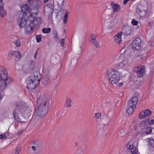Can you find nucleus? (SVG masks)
Listing matches in <instances>:
<instances>
[{"label": "nucleus", "instance_id": "1", "mask_svg": "<svg viewBox=\"0 0 154 154\" xmlns=\"http://www.w3.org/2000/svg\"><path fill=\"white\" fill-rule=\"evenodd\" d=\"M49 103V99L48 98H38L37 104L35 107V114L40 117L44 116L48 112Z\"/></svg>", "mask_w": 154, "mask_h": 154}, {"label": "nucleus", "instance_id": "2", "mask_svg": "<svg viewBox=\"0 0 154 154\" xmlns=\"http://www.w3.org/2000/svg\"><path fill=\"white\" fill-rule=\"evenodd\" d=\"M42 76L39 72H34L26 80V87L29 90L34 89L39 84Z\"/></svg>", "mask_w": 154, "mask_h": 154}, {"label": "nucleus", "instance_id": "3", "mask_svg": "<svg viewBox=\"0 0 154 154\" xmlns=\"http://www.w3.org/2000/svg\"><path fill=\"white\" fill-rule=\"evenodd\" d=\"M120 76L119 72L114 69H107L105 72V77L112 85L116 84L119 82L120 79Z\"/></svg>", "mask_w": 154, "mask_h": 154}, {"label": "nucleus", "instance_id": "4", "mask_svg": "<svg viewBox=\"0 0 154 154\" xmlns=\"http://www.w3.org/2000/svg\"><path fill=\"white\" fill-rule=\"evenodd\" d=\"M15 107L17 110L22 113H30L32 111L31 107L29 106L28 104L25 102L19 100L15 103Z\"/></svg>", "mask_w": 154, "mask_h": 154}, {"label": "nucleus", "instance_id": "5", "mask_svg": "<svg viewBox=\"0 0 154 154\" xmlns=\"http://www.w3.org/2000/svg\"><path fill=\"white\" fill-rule=\"evenodd\" d=\"M148 12V8L140 4L137 8L136 12L140 16H144Z\"/></svg>", "mask_w": 154, "mask_h": 154}, {"label": "nucleus", "instance_id": "6", "mask_svg": "<svg viewBox=\"0 0 154 154\" xmlns=\"http://www.w3.org/2000/svg\"><path fill=\"white\" fill-rule=\"evenodd\" d=\"M42 2L40 0H35L33 4V7L31 9V12L33 11L35 15H37L39 12V9L42 5Z\"/></svg>", "mask_w": 154, "mask_h": 154}, {"label": "nucleus", "instance_id": "7", "mask_svg": "<svg viewBox=\"0 0 154 154\" xmlns=\"http://www.w3.org/2000/svg\"><path fill=\"white\" fill-rule=\"evenodd\" d=\"M134 72H136L137 75L140 78H141L145 73V67L143 66H139L134 68Z\"/></svg>", "mask_w": 154, "mask_h": 154}, {"label": "nucleus", "instance_id": "8", "mask_svg": "<svg viewBox=\"0 0 154 154\" xmlns=\"http://www.w3.org/2000/svg\"><path fill=\"white\" fill-rule=\"evenodd\" d=\"M28 17L26 14H23L22 17L17 19L18 25L20 28L24 27L28 23Z\"/></svg>", "mask_w": 154, "mask_h": 154}, {"label": "nucleus", "instance_id": "9", "mask_svg": "<svg viewBox=\"0 0 154 154\" xmlns=\"http://www.w3.org/2000/svg\"><path fill=\"white\" fill-rule=\"evenodd\" d=\"M141 41V39L140 38H136L133 41L132 43V47L134 50L137 51L141 49V47L140 44Z\"/></svg>", "mask_w": 154, "mask_h": 154}, {"label": "nucleus", "instance_id": "10", "mask_svg": "<svg viewBox=\"0 0 154 154\" xmlns=\"http://www.w3.org/2000/svg\"><path fill=\"white\" fill-rule=\"evenodd\" d=\"M8 76V73L6 69L4 67L0 66V79L5 80Z\"/></svg>", "mask_w": 154, "mask_h": 154}, {"label": "nucleus", "instance_id": "11", "mask_svg": "<svg viewBox=\"0 0 154 154\" xmlns=\"http://www.w3.org/2000/svg\"><path fill=\"white\" fill-rule=\"evenodd\" d=\"M139 97L140 96L139 94L136 96L133 97L130 100L128 104L130 106H133L134 107H136V106L137 104Z\"/></svg>", "mask_w": 154, "mask_h": 154}, {"label": "nucleus", "instance_id": "12", "mask_svg": "<svg viewBox=\"0 0 154 154\" xmlns=\"http://www.w3.org/2000/svg\"><path fill=\"white\" fill-rule=\"evenodd\" d=\"M151 114V111L149 109L144 110L141 112L139 114V117L141 119H144L149 116Z\"/></svg>", "mask_w": 154, "mask_h": 154}, {"label": "nucleus", "instance_id": "13", "mask_svg": "<svg viewBox=\"0 0 154 154\" xmlns=\"http://www.w3.org/2000/svg\"><path fill=\"white\" fill-rule=\"evenodd\" d=\"M34 27L33 24L28 23V25L25 28V33L26 34H31L33 32Z\"/></svg>", "mask_w": 154, "mask_h": 154}, {"label": "nucleus", "instance_id": "14", "mask_svg": "<svg viewBox=\"0 0 154 154\" xmlns=\"http://www.w3.org/2000/svg\"><path fill=\"white\" fill-rule=\"evenodd\" d=\"M13 80L10 77L7 76V78L4 81H3V85L2 86V89H5L6 87L9 85L12 82Z\"/></svg>", "mask_w": 154, "mask_h": 154}, {"label": "nucleus", "instance_id": "15", "mask_svg": "<svg viewBox=\"0 0 154 154\" xmlns=\"http://www.w3.org/2000/svg\"><path fill=\"white\" fill-rule=\"evenodd\" d=\"M13 114L15 122L16 123H20L21 122V123H22L23 122L21 121V119L17 112V110L16 109H14L13 111Z\"/></svg>", "mask_w": 154, "mask_h": 154}, {"label": "nucleus", "instance_id": "16", "mask_svg": "<svg viewBox=\"0 0 154 154\" xmlns=\"http://www.w3.org/2000/svg\"><path fill=\"white\" fill-rule=\"evenodd\" d=\"M122 32H120L118 33L114 37V41L116 43L120 44L122 42Z\"/></svg>", "mask_w": 154, "mask_h": 154}, {"label": "nucleus", "instance_id": "17", "mask_svg": "<svg viewBox=\"0 0 154 154\" xmlns=\"http://www.w3.org/2000/svg\"><path fill=\"white\" fill-rule=\"evenodd\" d=\"M42 19L41 17H36L35 19L34 23L33 24V25L35 27L38 28L42 23Z\"/></svg>", "mask_w": 154, "mask_h": 154}, {"label": "nucleus", "instance_id": "18", "mask_svg": "<svg viewBox=\"0 0 154 154\" xmlns=\"http://www.w3.org/2000/svg\"><path fill=\"white\" fill-rule=\"evenodd\" d=\"M21 10L22 12L25 14H28L30 12V8L28 4L22 5L21 7Z\"/></svg>", "mask_w": 154, "mask_h": 154}, {"label": "nucleus", "instance_id": "19", "mask_svg": "<svg viewBox=\"0 0 154 154\" xmlns=\"http://www.w3.org/2000/svg\"><path fill=\"white\" fill-rule=\"evenodd\" d=\"M128 147L129 150H131V154H140L137 148L133 144L130 145Z\"/></svg>", "mask_w": 154, "mask_h": 154}, {"label": "nucleus", "instance_id": "20", "mask_svg": "<svg viewBox=\"0 0 154 154\" xmlns=\"http://www.w3.org/2000/svg\"><path fill=\"white\" fill-rule=\"evenodd\" d=\"M32 13L30 14L29 16L28 17L27 20L28 23H34L35 17L36 15H35V13L33 11L31 12Z\"/></svg>", "mask_w": 154, "mask_h": 154}, {"label": "nucleus", "instance_id": "21", "mask_svg": "<svg viewBox=\"0 0 154 154\" xmlns=\"http://www.w3.org/2000/svg\"><path fill=\"white\" fill-rule=\"evenodd\" d=\"M111 5L114 12H118L121 9L120 7L118 4L115 3L113 2H111Z\"/></svg>", "mask_w": 154, "mask_h": 154}, {"label": "nucleus", "instance_id": "22", "mask_svg": "<svg viewBox=\"0 0 154 154\" xmlns=\"http://www.w3.org/2000/svg\"><path fill=\"white\" fill-rule=\"evenodd\" d=\"M121 32L123 33L124 35H128L131 33V29L128 27H124L123 28L122 31Z\"/></svg>", "mask_w": 154, "mask_h": 154}, {"label": "nucleus", "instance_id": "23", "mask_svg": "<svg viewBox=\"0 0 154 154\" xmlns=\"http://www.w3.org/2000/svg\"><path fill=\"white\" fill-rule=\"evenodd\" d=\"M4 4L3 3L0 5V14L1 16L3 17L7 14V11L4 10Z\"/></svg>", "mask_w": 154, "mask_h": 154}, {"label": "nucleus", "instance_id": "24", "mask_svg": "<svg viewBox=\"0 0 154 154\" xmlns=\"http://www.w3.org/2000/svg\"><path fill=\"white\" fill-rule=\"evenodd\" d=\"M135 108V107H134L133 106H130L129 104H128L126 108V112L128 114H131L133 112Z\"/></svg>", "mask_w": 154, "mask_h": 154}, {"label": "nucleus", "instance_id": "25", "mask_svg": "<svg viewBox=\"0 0 154 154\" xmlns=\"http://www.w3.org/2000/svg\"><path fill=\"white\" fill-rule=\"evenodd\" d=\"M149 124L147 120H144L141 122L140 124V127L142 129H144L148 127Z\"/></svg>", "mask_w": 154, "mask_h": 154}, {"label": "nucleus", "instance_id": "26", "mask_svg": "<svg viewBox=\"0 0 154 154\" xmlns=\"http://www.w3.org/2000/svg\"><path fill=\"white\" fill-rule=\"evenodd\" d=\"M102 121L103 124H108L110 121V118L107 115L105 116L102 119Z\"/></svg>", "mask_w": 154, "mask_h": 154}, {"label": "nucleus", "instance_id": "27", "mask_svg": "<svg viewBox=\"0 0 154 154\" xmlns=\"http://www.w3.org/2000/svg\"><path fill=\"white\" fill-rule=\"evenodd\" d=\"M12 54L17 58H20L21 57V54L17 51H12L11 53Z\"/></svg>", "mask_w": 154, "mask_h": 154}, {"label": "nucleus", "instance_id": "28", "mask_svg": "<svg viewBox=\"0 0 154 154\" xmlns=\"http://www.w3.org/2000/svg\"><path fill=\"white\" fill-rule=\"evenodd\" d=\"M63 3L64 0H53V3L56 4L59 7H61Z\"/></svg>", "mask_w": 154, "mask_h": 154}, {"label": "nucleus", "instance_id": "29", "mask_svg": "<svg viewBox=\"0 0 154 154\" xmlns=\"http://www.w3.org/2000/svg\"><path fill=\"white\" fill-rule=\"evenodd\" d=\"M71 103L72 100L71 99L69 98L67 99L66 101L65 104V106L67 108L70 107L72 106L71 104Z\"/></svg>", "mask_w": 154, "mask_h": 154}, {"label": "nucleus", "instance_id": "30", "mask_svg": "<svg viewBox=\"0 0 154 154\" xmlns=\"http://www.w3.org/2000/svg\"><path fill=\"white\" fill-rule=\"evenodd\" d=\"M145 129V132L146 134H150L152 133V129L150 127H148Z\"/></svg>", "mask_w": 154, "mask_h": 154}, {"label": "nucleus", "instance_id": "31", "mask_svg": "<svg viewBox=\"0 0 154 154\" xmlns=\"http://www.w3.org/2000/svg\"><path fill=\"white\" fill-rule=\"evenodd\" d=\"M148 144L149 146H150L154 149V139L150 138Z\"/></svg>", "mask_w": 154, "mask_h": 154}, {"label": "nucleus", "instance_id": "32", "mask_svg": "<svg viewBox=\"0 0 154 154\" xmlns=\"http://www.w3.org/2000/svg\"><path fill=\"white\" fill-rule=\"evenodd\" d=\"M51 29L50 28H43L42 29V31L44 33H48L51 32Z\"/></svg>", "mask_w": 154, "mask_h": 154}, {"label": "nucleus", "instance_id": "33", "mask_svg": "<svg viewBox=\"0 0 154 154\" xmlns=\"http://www.w3.org/2000/svg\"><path fill=\"white\" fill-rule=\"evenodd\" d=\"M69 13V11H66L65 12V14L63 18V22L65 24L67 23V18Z\"/></svg>", "mask_w": 154, "mask_h": 154}, {"label": "nucleus", "instance_id": "34", "mask_svg": "<svg viewBox=\"0 0 154 154\" xmlns=\"http://www.w3.org/2000/svg\"><path fill=\"white\" fill-rule=\"evenodd\" d=\"M13 43L14 45L17 47H20L21 45V41L18 39H17L14 41Z\"/></svg>", "mask_w": 154, "mask_h": 154}, {"label": "nucleus", "instance_id": "35", "mask_svg": "<svg viewBox=\"0 0 154 154\" xmlns=\"http://www.w3.org/2000/svg\"><path fill=\"white\" fill-rule=\"evenodd\" d=\"M124 66L122 62L117 63L115 65V67L118 69L122 68Z\"/></svg>", "mask_w": 154, "mask_h": 154}, {"label": "nucleus", "instance_id": "36", "mask_svg": "<svg viewBox=\"0 0 154 154\" xmlns=\"http://www.w3.org/2000/svg\"><path fill=\"white\" fill-rule=\"evenodd\" d=\"M90 42L93 44L95 47L97 48L100 47V45L99 44L97 41L96 40L90 41Z\"/></svg>", "mask_w": 154, "mask_h": 154}, {"label": "nucleus", "instance_id": "37", "mask_svg": "<svg viewBox=\"0 0 154 154\" xmlns=\"http://www.w3.org/2000/svg\"><path fill=\"white\" fill-rule=\"evenodd\" d=\"M101 114L100 112H97L94 114V118L97 119H100L101 118Z\"/></svg>", "mask_w": 154, "mask_h": 154}, {"label": "nucleus", "instance_id": "38", "mask_svg": "<svg viewBox=\"0 0 154 154\" xmlns=\"http://www.w3.org/2000/svg\"><path fill=\"white\" fill-rule=\"evenodd\" d=\"M36 41L38 42H40L42 40V35H37L36 36Z\"/></svg>", "mask_w": 154, "mask_h": 154}, {"label": "nucleus", "instance_id": "39", "mask_svg": "<svg viewBox=\"0 0 154 154\" xmlns=\"http://www.w3.org/2000/svg\"><path fill=\"white\" fill-rule=\"evenodd\" d=\"M139 23V22L137 21L135 19H133L131 21V24L134 26H137Z\"/></svg>", "mask_w": 154, "mask_h": 154}, {"label": "nucleus", "instance_id": "40", "mask_svg": "<svg viewBox=\"0 0 154 154\" xmlns=\"http://www.w3.org/2000/svg\"><path fill=\"white\" fill-rule=\"evenodd\" d=\"M90 37L91 39V41L95 40L97 38V36L95 35L92 34H90Z\"/></svg>", "mask_w": 154, "mask_h": 154}, {"label": "nucleus", "instance_id": "41", "mask_svg": "<svg viewBox=\"0 0 154 154\" xmlns=\"http://www.w3.org/2000/svg\"><path fill=\"white\" fill-rule=\"evenodd\" d=\"M147 120L149 125H152L154 124V120L152 119L150 120L149 119Z\"/></svg>", "mask_w": 154, "mask_h": 154}, {"label": "nucleus", "instance_id": "42", "mask_svg": "<svg viewBox=\"0 0 154 154\" xmlns=\"http://www.w3.org/2000/svg\"><path fill=\"white\" fill-rule=\"evenodd\" d=\"M124 134V132L123 130H121L119 132L118 134L120 137H122Z\"/></svg>", "mask_w": 154, "mask_h": 154}, {"label": "nucleus", "instance_id": "43", "mask_svg": "<svg viewBox=\"0 0 154 154\" xmlns=\"http://www.w3.org/2000/svg\"><path fill=\"white\" fill-rule=\"evenodd\" d=\"M125 53H122L121 54L119 57V60H122L125 58Z\"/></svg>", "mask_w": 154, "mask_h": 154}, {"label": "nucleus", "instance_id": "44", "mask_svg": "<svg viewBox=\"0 0 154 154\" xmlns=\"http://www.w3.org/2000/svg\"><path fill=\"white\" fill-rule=\"evenodd\" d=\"M21 150V148L20 147H18L16 148L15 154H19L20 153Z\"/></svg>", "mask_w": 154, "mask_h": 154}, {"label": "nucleus", "instance_id": "45", "mask_svg": "<svg viewBox=\"0 0 154 154\" xmlns=\"http://www.w3.org/2000/svg\"><path fill=\"white\" fill-rule=\"evenodd\" d=\"M54 38L55 39V40L56 41H58L59 40V36L57 33H56L55 34L54 36Z\"/></svg>", "mask_w": 154, "mask_h": 154}, {"label": "nucleus", "instance_id": "46", "mask_svg": "<svg viewBox=\"0 0 154 154\" xmlns=\"http://www.w3.org/2000/svg\"><path fill=\"white\" fill-rule=\"evenodd\" d=\"M121 62L123 64V66H124L128 62V60L127 59H125L123 60Z\"/></svg>", "mask_w": 154, "mask_h": 154}, {"label": "nucleus", "instance_id": "47", "mask_svg": "<svg viewBox=\"0 0 154 154\" xmlns=\"http://www.w3.org/2000/svg\"><path fill=\"white\" fill-rule=\"evenodd\" d=\"M6 135L4 134L1 135L0 134V139L3 138H6Z\"/></svg>", "mask_w": 154, "mask_h": 154}, {"label": "nucleus", "instance_id": "48", "mask_svg": "<svg viewBox=\"0 0 154 154\" xmlns=\"http://www.w3.org/2000/svg\"><path fill=\"white\" fill-rule=\"evenodd\" d=\"M64 39L63 38H62L61 40V45L62 47H63L64 46Z\"/></svg>", "mask_w": 154, "mask_h": 154}, {"label": "nucleus", "instance_id": "49", "mask_svg": "<svg viewBox=\"0 0 154 154\" xmlns=\"http://www.w3.org/2000/svg\"><path fill=\"white\" fill-rule=\"evenodd\" d=\"M28 3L31 5L32 4H33L34 1L33 0H27Z\"/></svg>", "mask_w": 154, "mask_h": 154}, {"label": "nucleus", "instance_id": "50", "mask_svg": "<svg viewBox=\"0 0 154 154\" xmlns=\"http://www.w3.org/2000/svg\"><path fill=\"white\" fill-rule=\"evenodd\" d=\"M148 27H149V28L151 29L152 28V26L151 23V22H149L148 23Z\"/></svg>", "mask_w": 154, "mask_h": 154}, {"label": "nucleus", "instance_id": "51", "mask_svg": "<svg viewBox=\"0 0 154 154\" xmlns=\"http://www.w3.org/2000/svg\"><path fill=\"white\" fill-rule=\"evenodd\" d=\"M38 141H35L34 143V145L35 146L37 147L38 146Z\"/></svg>", "mask_w": 154, "mask_h": 154}, {"label": "nucleus", "instance_id": "52", "mask_svg": "<svg viewBox=\"0 0 154 154\" xmlns=\"http://www.w3.org/2000/svg\"><path fill=\"white\" fill-rule=\"evenodd\" d=\"M130 1L129 0H124L123 1V4L124 5H125L128 2Z\"/></svg>", "mask_w": 154, "mask_h": 154}, {"label": "nucleus", "instance_id": "53", "mask_svg": "<svg viewBox=\"0 0 154 154\" xmlns=\"http://www.w3.org/2000/svg\"><path fill=\"white\" fill-rule=\"evenodd\" d=\"M36 147L35 146H32V149L34 151L36 150Z\"/></svg>", "mask_w": 154, "mask_h": 154}, {"label": "nucleus", "instance_id": "54", "mask_svg": "<svg viewBox=\"0 0 154 154\" xmlns=\"http://www.w3.org/2000/svg\"><path fill=\"white\" fill-rule=\"evenodd\" d=\"M23 130H21L18 132V134L19 135H21L23 133Z\"/></svg>", "mask_w": 154, "mask_h": 154}, {"label": "nucleus", "instance_id": "55", "mask_svg": "<svg viewBox=\"0 0 154 154\" xmlns=\"http://www.w3.org/2000/svg\"><path fill=\"white\" fill-rule=\"evenodd\" d=\"M123 83L122 82H121L119 83L118 84V86L119 87H121L123 85Z\"/></svg>", "mask_w": 154, "mask_h": 154}, {"label": "nucleus", "instance_id": "56", "mask_svg": "<svg viewBox=\"0 0 154 154\" xmlns=\"http://www.w3.org/2000/svg\"><path fill=\"white\" fill-rule=\"evenodd\" d=\"M37 54V51H36L35 53V54L34 56V58L35 59L36 58V56Z\"/></svg>", "mask_w": 154, "mask_h": 154}, {"label": "nucleus", "instance_id": "57", "mask_svg": "<svg viewBox=\"0 0 154 154\" xmlns=\"http://www.w3.org/2000/svg\"><path fill=\"white\" fill-rule=\"evenodd\" d=\"M48 0H44V2L45 3H46L48 1Z\"/></svg>", "mask_w": 154, "mask_h": 154}, {"label": "nucleus", "instance_id": "58", "mask_svg": "<svg viewBox=\"0 0 154 154\" xmlns=\"http://www.w3.org/2000/svg\"><path fill=\"white\" fill-rule=\"evenodd\" d=\"M1 98H2L1 94V92H0V100L1 99Z\"/></svg>", "mask_w": 154, "mask_h": 154}, {"label": "nucleus", "instance_id": "59", "mask_svg": "<svg viewBox=\"0 0 154 154\" xmlns=\"http://www.w3.org/2000/svg\"><path fill=\"white\" fill-rule=\"evenodd\" d=\"M3 0H0V3H2Z\"/></svg>", "mask_w": 154, "mask_h": 154}]
</instances>
